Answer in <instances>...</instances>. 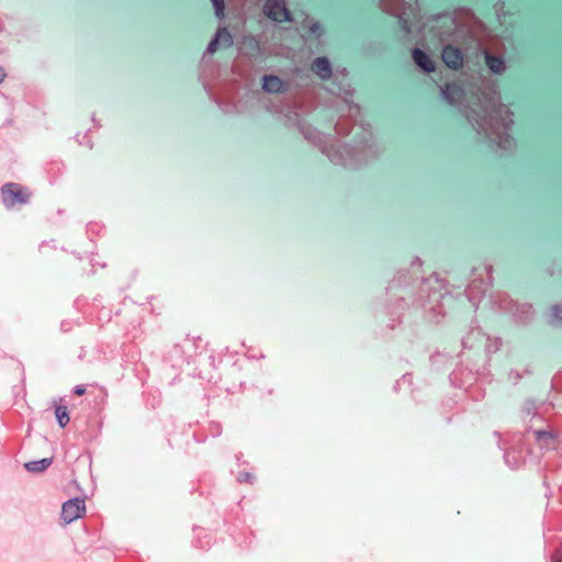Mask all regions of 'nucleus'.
<instances>
[{
    "label": "nucleus",
    "instance_id": "obj_26",
    "mask_svg": "<svg viewBox=\"0 0 562 562\" xmlns=\"http://www.w3.org/2000/svg\"><path fill=\"white\" fill-rule=\"evenodd\" d=\"M5 71L2 67H0V83L4 80L5 78Z\"/></svg>",
    "mask_w": 562,
    "mask_h": 562
},
{
    "label": "nucleus",
    "instance_id": "obj_19",
    "mask_svg": "<svg viewBox=\"0 0 562 562\" xmlns=\"http://www.w3.org/2000/svg\"><path fill=\"white\" fill-rule=\"evenodd\" d=\"M218 44H220V40L218 37L215 35L212 41L209 43L207 47H206V53L207 54H213L217 50V47H218Z\"/></svg>",
    "mask_w": 562,
    "mask_h": 562
},
{
    "label": "nucleus",
    "instance_id": "obj_24",
    "mask_svg": "<svg viewBox=\"0 0 562 562\" xmlns=\"http://www.w3.org/2000/svg\"><path fill=\"white\" fill-rule=\"evenodd\" d=\"M470 122L477 130V133L481 134L480 128H483L481 123L477 120H475L474 117H470Z\"/></svg>",
    "mask_w": 562,
    "mask_h": 562
},
{
    "label": "nucleus",
    "instance_id": "obj_23",
    "mask_svg": "<svg viewBox=\"0 0 562 562\" xmlns=\"http://www.w3.org/2000/svg\"><path fill=\"white\" fill-rule=\"evenodd\" d=\"M85 392H86V387L83 385H76L74 387V393L76 395H82V394H85Z\"/></svg>",
    "mask_w": 562,
    "mask_h": 562
},
{
    "label": "nucleus",
    "instance_id": "obj_16",
    "mask_svg": "<svg viewBox=\"0 0 562 562\" xmlns=\"http://www.w3.org/2000/svg\"><path fill=\"white\" fill-rule=\"evenodd\" d=\"M216 36L218 37L220 42L225 47H231L233 45V37H232L231 33L227 31V29H225V27L220 29L216 32Z\"/></svg>",
    "mask_w": 562,
    "mask_h": 562
},
{
    "label": "nucleus",
    "instance_id": "obj_7",
    "mask_svg": "<svg viewBox=\"0 0 562 562\" xmlns=\"http://www.w3.org/2000/svg\"><path fill=\"white\" fill-rule=\"evenodd\" d=\"M442 61L447 67L458 70L463 66V55L458 47L446 45L441 53Z\"/></svg>",
    "mask_w": 562,
    "mask_h": 562
},
{
    "label": "nucleus",
    "instance_id": "obj_29",
    "mask_svg": "<svg viewBox=\"0 0 562 562\" xmlns=\"http://www.w3.org/2000/svg\"><path fill=\"white\" fill-rule=\"evenodd\" d=\"M180 349H181V348H180V346H179V345H176V346H175V348H173L175 352H180V351H181Z\"/></svg>",
    "mask_w": 562,
    "mask_h": 562
},
{
    "label": "nucleus",
    "instance_id": "obj_9",
    "mask_svg": "<svg viewBox=\"0 0 562 562\" xmlns=\"http://www.w3.org/2000/svg\"><path fill=\"white\" fill-rule=\"evenodd\" d=\"M262 89L268 93H281L286 90L285 83L274 75L262 77Z\"/></svg>",
    "mask_w": 562,
    "mask_h": 562
},
{
    "label": "nucleus",
    "instance_id": "obj_18",
    "mask_svg": "<svg viewBox=\"0 0 562 562\" xmlns=\"http://www.w3.org/2000/svg\"><path fill=\"white\" fill-rule=\"evenodd\" d=\"M212 3H213V7L215 9V14L217 18H223L224 16V9H225V4H224V0H211Z\"/></svg>",
    "mask_w": 562,
    "mask_h": 562
},
{
    "label": "nucleus",
    "instance_id": "obj_3",
    "mask_svg": "<svg viewBox=\"0 0 562 562\" xmlns=\"http://www.w3.org/2000/svg\"><path fill=\"white\" fill-rule=\"evenodd\" d=\"M325 153L329 160L338 166H346L351 157V148L348 142L341 138L334 139L326 148Z\"/></svg>",
    "mask_w": 562,
    "mask_h": 562
},
{
    "label": "nucleus",
    "instance_id": "obj_15",
    "mask_svg": "<svg viewBox=\"0 0 562 562\" xmlns=\"http://www.w3.org/2000/svg\"><path fill=\"white\" fill-rule=\"evenodd\" d=\"M303 27H306L311 35H314L316 38H319L323 34V29L321 23L315 22L311 19H306L303 24Z\"/></svg>",
    "mask_w": 562,
    "mask_h": 562
},
{
    "label": "nucleus",
    "instance_id": "obj_21",
    "mask_svg": "<svg viewBox=\"0 0 562 562\" xmlns=\"http://www.w3.org/2000/svg\"><path fill=\"white\" fill-rule=\"evenodd\" d=\"M80 145H86L88 148H92L93 144L92 142L90 140V138H88V135L87 133L82 136V139H79L78 140Z\"/></svg>",
    "mask_w": 562,
    "mask_h": 562
},
{
    "label": "nucleus",
    "instance_id": "obj_27",
    "mask_svg": "<svg viewBox=\"0 0 562 562\" xmlns=\"http://www.w3.org/2000/svg\"><path fill=\"white\" fill-rule=\"evenodd\" d=\"M341 127H342V123H338L337 126H336V133L337 135H340L341 134Z\"/></svg>",
    "mask_w": 562,
    "mask_h": 562
},
{
    "label": "nucleus",
    "instance_id": "obj_8",
    "mask_svg": "<svg viewBox=\"0 0 562 562\" xmlns=\"http://www.w3.org/2000/svg\"><path fill=\"white\" fill-rule=\"evenodd\" d=\"M311 70L322 80L330 79L331 64L327 57H316L311 64Z\"/></svg>",
    "mask_w": 562,
    "mask_h": 562
},
{
    "label": "nucleus",
    "instance_id": "obj_20",
    "mask_svg": "<svg viewBox=\"0 0 562 562\" xmlns=\"http://www.w3.org/2000/svg\"><path fill=\"white\" fill-rule=\"evenodd\" d=\"M209 429L213 437H217L222 434V425L220 423H211Z\"/></svg>",
    "mask_w": 562,
    "mask_h": 562
},
{
    "label": "nucleus",
    "instance_id": "obj_28",
    "mask_svg": "<svg viewBox=\"0 0 562 562\" xmlns=\"http://www.w3.org/2000/svg\"><path fill=\"white\" fill-rule=\"evenodd\" d=\"M241 457H243V453H240V452L236 454V460L238 463L241 462Z\"/></svg>",
    "mask_w": 562,
    "mask_h": 562
},
{
    "label": "nucleus",
    "instance_id": "obj_13",
    "mask_svg": "<svg viewBox=\"0 0 562 562\" xmlns=\"http://www.w3.org/2000/svg\"><path fill=\"white\" fill-rule=\"evenodd\" d=\"M485 61L493 74L502 75L506 70L505 61L501 57L485 55Z\"/></svg>",
    "mask_w": 562,
    "mask_h": 562
},
{
    "label": "nucleus",
    "instance_id": "obj_25",
    "mask_svg": "<svg viewBox=\"0 0 562 562\" xmlns=\"http://www.w3.org/2000/svg\"><path fill=\"white\" fill-rule=\"evenodd\" d=\"M553 313H554L555 317L562 318V307L561 306L553 307Z\"/></svg>",
    "mask_w": 562,
    "mask_h": 562
},
{
    "label": "nucleus",
    "instance_id": "obj_11",
    "mask_svg": "<svg viewBox=\"0 0 562 562\" xmlns=\"http://www.w3.org/2000/svg\"><path fill=\"white\" fill-rule=\"evenodd\" d=\"M357 126L361 130V133L358 134L359 145L369 147L373 138L372 124L368 120L361 119L358 121Z\"/></svg>",
    "mask_w": 562,
    "mask_h": 562
},
{
    "label": "nucleus",
    "instance_id": "obj_30",
    "mask_svg": "<svg viewBox=\"0 0 562 562\" xmlns=\"http://www.w3.org/2000/svg\"><path fill=\"white\" fill-rule=\"evenodd\" d=\"M206 547H210V541H207L205 546H203V544L200 546L201 549H205Z\"/></svg>",
    "mask_w": 562,
    "mask_h": 562
},
{
    "label": "nucleus",
    "instance_id": "obj_12",
    "mask_svg": "<svg viewBox=\"0 0 562 562\" xmlns=\"http://www.w3.org/2000/svg\"><path fill=\"white\" fill-rule=\"evenodd\" d=\"M53 463V458H44L36 461H30L24 464V468L30 473H43Z\"/></svg>",
    "mask_w": 562,
    "mask_h": 562
},
{
    "label": "nucleus",
    "instance_id": "obj_4",
    "mask_svg": "<svg viewBox=\"0 0 562 562\" xmlns=\"http://www.w3.org/2000/svg\"><path fill=\"white\" fill-rule=\"evenodd\" d=\"M263 13L273 22H292V14L284 0H266Z\"/></svg>",
    "mask_w": 562,
    "mask_h": 562
},
{
    "label": "nucleus",
    "instance_id": "obj_22",
    "mask_svg": "<svg viewBox=\"0 0 562 562\" xmlns=\"http://www.w3.org/2000/svg\"><path fill=\"white\" fill-rule=\"evenodd\" d=\"M60 329L63 331H65V333L70 331L71 330V323L70 322H66V321L61 322Z\"/></svg>",
    "mask_w": 562,
    "mask_h": 562
},
{
    "label": "nucleus",
    "instance_id": "obj_2",
    "mask_svg": "<svg viewBox=\"0 0 562 562\" xmlns=\"http://www.w3.org/2000/svg\"><path fill=\"white\" fill-rule=\"evenodd\" d=\"M1 201L5 209L25 205L30 202L32 193L23 186L15 182L4 183L0 189Z\"/></svg>",
    "mask_w": 562,
    "mask_h": 562
},
{
    "label": "nucleus",
    "instance_id": "obj_14",
    "mask_svg": "<svg viewBox=\"0 0 562 562\" xmlns=\"http://www.w3.org/2000/svg\"><path fill=\"white\" fill-rule=\"evenodd\" d=\"M55 416L61 428L66 427L70 422L68 408L65 405H57L55 407Z\"/></svg>",
    "mask_w": 562,
    "mask_h": 562
},
{
    "label": "nucleus",
    "instance_id": "obj_31",
    "mask_svg": "<svg viewBox=\"0 0 562 562\" xmlns=\"http://www.w3.org/2000/svg\"><path fill=\"white\" fill-rule=\"evenodd\" d=\"M543 435H544V432H541V431L538 432V437L543 436Z\"/></svg>",
    "mask_w": 562,
    "mask_h": 562
},
{
    "label": "nucleus",
    "instance_id": "obj_17",
    "mask_svg": "<svg viewBox=\"0 0 562 562\" xmlns=\"http://www.w3.org/2000/svg\"><path fill=\"white\" fill-rule=\"evenodd\" d=\"M236 480L238 483L254 484L256 477L252 473L245 471V472L238 473L236 476Z\"/></svg>",
    "mask_w": 562,
    "mask_h": 562
},
{
    "label": "nucleus",
    "instance_id": "obj_32",
    "mask_svg": "<svg viewBox=\"0 0 562 562\" xmlns=\"http://www.w3.org/2000/svg\"><path fill=\"white\" fill-rule=\"evenodd\" d=\"M558 562H562V555L560 557L559 561Z\"/></svg>",
    "mask_w": 562,
    "mask_h": 562
},
{
    "label": "nucleus",
    "instance_id": "obj_10",
    "mask_svg": "<svg viewBox=\"0 0 562 562\" xmlns=\"http://www.w3.org/2000/svg\"><path fill=\"white\" fill-rule=\"evenodd\" d=\"M413 59L415 64L423 69L425 72H432L435 71V63L432 59L422 49L415 48L412 52Z\"/></svg>",
    "mask_w": 562,
    "mask_h": 562
},
{
    "label": "nucleus",
    "instance_id": "obj_5",
    "mask_svg": "<svg viewBox=\"0 0 562 562\" xmlns=\"http://www.w3.org/2000/svg\"><path fill=\"white\" fill-rule=\"evenodd\" d=\"M86 513L85 499L75 497L63 504L60 518L65 524H70Z\"/></svg>",
    "mask_w": 562,
    "mask_h": 562
},
{
    "label": "nucleus",
    "instance_id": "obj_6",
    "mask_svg": "<svg viewBox=\"0 0 562 562\" xmlns=\"http://www.w3.org/2000/svg\"><path fill=\"white\" fill-rule=\"evenodd\" d=\"M440 95L443 101L452 108L460 106L464 100V91L461 86L457 83H446L441 86Z\"/></svg>",
    "mask_w": 562,
    "mask_h": 562
},
{
    "label": "nucleus",
    "instance_id": "obj_1",
    "mask_svg": "<svg viewBox=\"0 0 562 562\" xmlns=\"http://www.w3.org/2000/svg\"><path fill=\"white\" fill-rule=\"evenodd\" d=\"M514 125L513 112L506 105L497 108V117H491L485 136L492 144L503 150H510L515 146V138L508 131Z\"/></svg>",
    "mask_w": 562,
    "mask_h": 562
}]
</instances>
